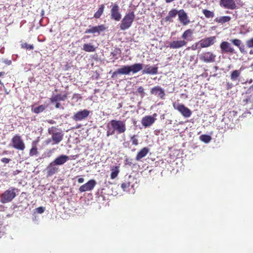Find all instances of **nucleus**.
Returning a JSON list of instances; mask_svg holds the SVG:
<instances>
[{"instance_id": "obj_1", "label": "nucleus", "mask_w": 253, "mask_h": 253, "mask_svg": "<svg viewBox=\"0 0 253 253\" xmlns=\"http://www.w3.org/2000/svg\"><path fill=\"white\" fill-rule=\"evenodd\" d=\"M135 15L133 11L126 13L123 18L120 24V28L121 30H126L129 29L135 20Z\"/></svg>"}, {"instance_id": "obj_2", "label": "nucleus", "mask_w": 253, "mask_h": 253, "mask_svg": "<svg viewBox=\"0 0 253 253\" xmlns=\"http://www.w3.org/2000/svg\"><path fill=\"white\" fill-rule=\"evenodd\" d=\"M17 191V189L15 188H9L1 195L0 202L2 203L11 202L15 197Z\"/></svg>"}, {"instance_id": "obj_3", "label": "nucleus", "mask_w": 253, "mask_h": 253, "mask_svg": "<svg viewBox=\"0 0 253 253\" xmlns=\"http://www.w3.org/2000/svg\"><path fill=\"white\" fill-rule=\"evenodd\" d=\"M110 124L114 130H116L119 134L123 133L126 130V126L125 121L112 120L110 122Z\"/></svg>"}, {"instance_id": "obj_4", "label": "nucleus", "mask_w": 253, "mask_h": 253, "mask_svg": "<svg viewBox=\"0 0 253 253\" xmlns=\"http://www.w3.org/2000/svg\"><path fill=\"white\" fill-rule=\"evenodd\" d=\"M172 106L174 109L178 110L184 117L189 118L191 116V111L183 104L175 102L172 103Z\"/></svg>"}, {"instance_id": "obj_5", "label": "nucleus", "mask_w": 253, "mask_h": 253, "mask_svg": "<svg viewBox=\"0 0 253 253\" xmlns=\"http://www.w3.org/2000/svg\"><path fill=\"white\" fill-rule=\"evenodd\" d=\"M157 113H154L152 116H145L141 120V124L145 127L150 126L156 120Z\"/></svg>"}, {"instance_id": "obj_6", "label": "nucleus", "mask_w": 253, "mask_h": 253, "mask_svg": "<svg viewBox=\"0 0 253 253\" xmlns=\"http://www.w3.org/2000/svg\"><path fill=\"white\" fill-rule=\"evenodd\" d=\"M111 18L116 21H119L122 17L119 5L115 3L113 4L110 10Z\"/></svg>"}, {"instance_id": "obj_7", "label": "nucleus", "mask_w": 253, "mask_h": 253, "mask_svg": "<svg viewBox=\"0 0 253 253\" xmlns=\"http://www.w3.org/2000/svg\"><path fill=\"white\" fill-rule=\"evenodd\" d=\"M13 147L18 150H23L25 148V144L19 135H16L12 139Z\"/></svg>"}, {"instance_id": "obj_8", "label": "nucleus", "mask_w": 253, "mask_h": 253, "mask_svg": "<svg viewBox=\"0 0 253 253\" xmlns=\"http://www.w3.org/2000/svg\"><path fill=\"white\" fill-rule=\"evenodd\" d=\"M215 55L211 52H205L200 56V59L206 63H211L215 61Z\"/></svg>"}, {"instance_id": "obj_9", "label": "nucleus", "mask_w": 253, "mask_h": 253, "mask_svg": "<svg viewBox=\"0 0 253 253\" xmlns=\"http://www.w3.org/2000/svg\"><path fill=\"white\" fill-rule=\"evenodd\" d=\"M216 38L215 36L210 37L202 39L199 43L201 48L209 47L213 45L215 42Z\"/></svg>"}, {"instance_id": "obj_10", "label": "nucleus", "mask_w": 253, "mask_h": 253, "mask_svg": "<svg viewBox=\"0 0 253 253\" xmlns=\"http://www.w3.org/2000/svg\"><path fill=\"white\" fill-rule=\"evenodd\" d=\"M220 47L222 53H229L232 54L236 53L234 48L232 47L230 43L227 42H222L220 44Z\"/></svg>"}, {"instance_id": "obj_11", "label": "nucleus", "mask_w": 253, "mask_h": 253, "mask_svg": "<svg viewBox=\"0 0 253 253\" xmlns=\"http://www.w3.org/2000/svg\"><path fill=\"white\" fill-rule=\"evenodd\" d=\"M187 44V41L185 40L172 41L169 43V46L171 49H178L182 48Z\"/></svg>"}, {"instance_id": "obj_12", "label": "nucleus", "mask_w": 253, "mask_h": 253, "mask_svg": "<svg viewBox=\"0 0 253 253\" xmlns=\"http://www.w3.org/2000/svg\"><path fill=\"white\" fill-rule=\"evenodd\" d=\"M178 16L179 21L183 25H187L190 23L189 17L184 9H182L178 11Z\"/></svg>"}, {"instance_id": "obj_13", "label": "nucleus", "mask_w": 253, "mask_h": 253, "mask_svg": "<svg viewBox=\"0 0 253 253\" xmlns=\"http://www.w3.org/2000/svg\"><path fill=\"white\" fill-rule=\"evenodd\" d=\"M49 133L52 134L51 140L53 141L52 145L58 144L63 139V134L61 131H55L52 133L49 131Z\"/></svg>"}, {"instance_id": "obj_14", "label": "nucleus", "mask_w": 253, "mask_h": 253, "mask_svg": "<svg viewBox=\"0 0 253 253\" xmlns=\"http://www.w3.org/2000/svg\"><path fill=\"white\" fill-rule=\"evenodd\" d=\"M220 5L225 8L234 9L236 8V3L234 0H220Z\"/></svg>"}, {"instance_id": "obj_15", "label": "nucleus", "mask_w": 253, "mask_h": 253, "mask_svg": "<svg viewBox=\"0 0 253 253\" xmlns=\"http://www.w3.org/2000/svg\"><path fill=\"white\" fill-rule=\"evenodd\" d=\"M105 27L104 25H100L97 26L90 27L85 31L86 33H98L100 34L101 32L104 31L105 30Z\"/></svg>"}, {"instance_id": "obj_16", "label": "nucleus", "mask_w": 253, "mask_h": 253, "mask_svg": "<svg viewBox=\"0 0 253 253\" xmlns=\"http://www.w3.org/2000/svg\"><path fill=\"white\" fill-rule=\"evenodd\" d=\"M47 175L50 176L55 174L59 171V168L53 162H52L47 167Z\"/></svg>"}, {"instance_id": "obj_17", "label": "nucleus", "mask_w": 253, "mask_h": 253, "mask_svg": "<svg viewBox=\"0 0 253 253\" xmlns=\"http://www.w3.org/2000/svg\"><path fill=\"white\" fill-rule=\"evenodd\" d=\"M152 94L158 95L161 99H164L165 96L164 90L160 86H156L151 88Z\"/></svg>"}, {"instance_id": "obj_18", "label": "nucleus", "mask_w": 253, "mask_h": 253, "mask_svg": "<svg viewBox=\"0 0 253 253\" xmlns=\"http://www.w3.org/2000/svg\"><path fill=\"white\" fill-rule=\"evenodd\" d=\"M96 184V182L94 180H90L85 184L80 186V191L84 192L91 190Z\"/></svg>"}, {"instance_id": "obj_19", "label": "nucleus", "mask_w": 253, "mask_h": 253, "mask_svg": "<svg viewBox=\"0 0 253 253\" xmlns=\"http://www.w3.org/2000/svg\"><path fill=\"white\" fill-rule=\"evenodd\" d=\"M68 156L61 155L57 157L53 162L57 166L62 165L69 160Z\"/></svg>"}, {"instance_id": "obj_20", "label": "nucleus", "mask_w": 253, "mask_h": 253, "mask_svg": "<svg viewBox=\"0 0 253 253\" xmlns=\"http://www.w3.org/2000/svg\"><path fill=\"white\" fill-rule=\"evenodd\" d=\"M158 68L156 65H154L153 66H149L147 65L145 67V69L142 71V73L143 74H151L154 75L157 74L158 73Z\"/></svg>"}, {"instance_id": "obj_21", "label": "nucleus", "mask_w": 253, "mask_h": 253, "mask_svg": "<svg viewBox=\"0 0 253 253\" xmlns=\"http://www.w3.org/2000/svg\"><path fill=\"white\" fill-rule=\"evenodd\" d=\"M193 30L190 29L185 30L181 36L183 40L191 41L193 40Z\"/></svg>"}, {"instance_id": "obj_22", "label": "nucleus", "mask_w": 253, "mask_h": 253, "mask_svg": "<svg viewBox=\"0 0 253 253\" xmlns=\"http://www.w3.org/2000/svg\"><path fill=\"white\" fill-rule=\"evenodd\" d=\"M178 14V11L176 9H172L169 12L168 15L165 18L166 22H173V18Z\"/></svg>"}, {"instance_id": "obj_23", "label": "nucleus", "mask_w": 253, "mask_h": 253, "mask_svg": "<svg viewBox=\"0 0 253 253\" xmlns=\"http://www.w3.org/2000/svg\"><path fill=\"white\" fill-rule=\"evenodd\" d=\"M149 149L147 147L142 148L137 154L135 160L139 161L141 159L145 157L149 153Z\"/></svg>"}, {"instance_id": "obj_24", "label": "nucleus", "mask_w": 253, "mask_h": 253, "mask_svg": "<svg viewBox=\"0 0 253 253\" xmlns=\"http://www.w3.org/2000/svg\"><path fill=\"white\" fill-rule=\"evenodd\" d=\"M230 42L239 48L241 53L245 52L244 45L240 40L237 39H232L230 40Z\"/></svg>"}, {"instance_id": "obj_25", "label": "nucleus", "mask_w": 253, "mask_h": 253, "mask_svg": "<svg viewBox=\"0 0 253 253\" xmlns=\"http://www.w3.org/2000/svg\"><path fill=\"white\" fill-rule=\"evenodd\" d=\"M66 98L67 95L66 94L53 95L50 98V101L51 103H54V102H59L61 101H64Z\"/></svg>"}, {"instance_id": "obj_26", "label": "nucleus", "mask_w": 253, "mask_h": 253, "mask_svg": "<svg viewBox=\"0 0 253 253\" xmlns=\"http://www.w3.org/2000/svg\"><path fill=\"white\" fill-rule=\"evenodd\" d=\"M243 69L242 67L239 70H235L232 71L230 75V79L232 81H236L238 78L240 77L241 71Z\"/></svg>"}, {"instance_id": "obj_27", "label": "nucleus", "mask_w": 253, "mask_h": 253, "mask_svg": "<svg viewBox=\"0 0 253 253\" xmlns=\"http://www.w3.org/2000/svg\"><path fill=\"white\" fill-rule=\"evenodd\" d=\"M129 67L130 72H132L133 73H136L142 69L143 66L141 63H136L129 66Z\"/></svg>"}, {"instance_id": "obj_28", "label": "nucleus", "mask_w": 253, "mask_h": 253, "mask_svg": "<svg viewBox=\"0 0 253 253\" xmlns=\"http://www.w3.org/2000/svg\"><path fill=\"white\" fill-rule=\"evenodd\" d=\"M119 74L128 75L130 72L129 66H124L123 67L118 69Z\"/></svg>"}, {"instance_id": "obj_29", "label": "nucleus", "mask_w": 253, "mask_h": 253, "mask_svg": "<svg viewBox=\"0 0 253 253\" xmlns=\"http://www.w3.org/2000/svg\"><path fill=\"white\" fill-rule=\"evenodd\" d=\"M231 20L230 17L228 16H224L220 17H216L214 19V21L218 23H225L229 22Z\"/></svg>"}, {"instance_id": "obj_30", "label": "nucleus", "mask_w": 253, "mask_h": 253, "mask_svg": "<svg viewBox=\"0 0 253 253\" xmlns=\"http://www.w3.org/2000/svg\"><path fill=\"white\" fill-rule=\"evenodd\" d=\"M111 178L114 179L116 178L120 172L119 167L116 166L113 167L111 169Z\"/></svg>"}, {"instance_id": "obj_31", "label": "nucleus", "mask_w": 253, "mask_h": 253, "mask_svg": "<svg viewBox=\"0 0 253 253\" xmlns=\"http://www.w3.org/2000/svg\"><path fill=\"white\" fill-rule=\"evenodd\" d=\"M104 9V5L101 4L100 5L98 10L94 13V17L95 18H99L103 14Z\"/></svg>"}, {"instance_id": "obj_32", "label": "nucleus", "mask_w": 253, "mask_h": 253, "mask_svg": "<svg viewBox=\"0 0 253 253\" xmlns=\"http://www.w3.org/2000/svg\"><path fill=\"white\" fill-rule=\"evenodd\" d=\"M83 49L87 52H93L95 50V47L90 44H84L83 46Z\"/></svg>"}, {"instance_id": "obj_33", "label": "nucleus", "mask_w": 253, "mask_h": 253, "mask_svg": "<svg viewBox=\"0 0 253 253\" xmlns=\"http://www.w3.org/2000/svg\"><path fill=\"white\" fill-rule=\"evenodd\" d=\"M201 141L205 143H209L211 139V136L207 134H202L200 136Z\"/></svg>"}, {"instance_id": "obj_34", "label": "nucleus", "mask_w": 253, "mask_h": 253, "mask_svg": "<svg viewBox=\"0 0 253 253\" xmlns=\"http://www.w3.org/2000/svg\"><path fill=\"white\" fill-rule=\"evenodd\" d=\"M45 108L44 105H41L38 107L32 109L33 111L36 114H39L43 112Z\"/></svg>"}, {"instance_id": "obj_35", "label": "nucleus", "mask_w": 253, "mask_h": 253, "mask_svg": "<svg viewBox=\"0 0 253 253\" xmlns=\"http://www.w3.org/2000/svg\"><path fill=\"white\" fill-rule=\"evenodd\" d=\"M203 14L207 18H212L214 16V13L207 9H203L202 10Z\"/></svg>"}, {"instance_id": "obj_36", "label": "nucleus", "mask_w": 253, "mask_h": 253, "mask_svg": "<svg viewBox=\"0 0 253 253\" xmlns=\"http://www.w3.org/2000/svg\"><path fill=\"white\" fill-rule=\"evenodd\" d=\"M89 114V111L87 110H84L80 111V120L87 117Z\"/></svg>"}, {"instance_id": "obj_37", "label": "nucleus", "mask_w": 253, "mask_h": 253, "mask_svg": "<svg viewBox=\"0 0 253 253\" xmlns=\"http://www.w3.org/2000/svg\"><path fill=\"white\" fill-rule=\"evenodd\" d=\"M130 186V182L128 181H126L121 184V188L124 191H126Z\"/></svg>"}, {"instance_id": "obj_38", "label": "nucleus", "mask_w": 253, "mask_h": 253, "mask_svg": "<svg viewBox=\"0 0 253 253\" xmlns=\"http://www.w3.org/2000/svg\"><path fill=\"white\" fill-rule=\"evenodd\" d=\"M130 141L133 145L137 146L138 145V140L137 138V136L133 135L130 137Z\"/></svg>"}, {"instance_id": "obj_39", "label": "nucleus", "mask_w": 253, "mask_h": 253, "mask_svg": "<svg viewBox=\"0 0 253 253\" xmlns=\"http://www.w3.org/2000/svg\"><path fill=\"white\" fill-rule=\"evenodd\" d=\"M38 153L37 148L36 146H33L32 148L31 149L29 153V155L30 156H33L34 155H37Z\"/></svg>"}, {"instance_id": "obj_40", "label": "nucleus", "mask_w": 253, "mask_h": 253, "mask_svg": "<svg viewBox=\"0 0 253 253\" xmlns=\"http://www.w3.org/2000/svg\"><path fill=\"white\" fill-rule=\"evenodd\" d=\"M21 47L23 48H26L27 49H33L34 48V46L33 44H29L27 43H23L21 44Z\"/></svg>"}, {"instance_id": "obj_41", "label": "nucleus", "mask_w": 253, "mask_h": 253, "mask_svg": "<svg viewBox=\"0 0 253 253\" xmlns=\"http://www.w3.org/2000/svg\"><path fill=\"white\" fill-rule=\"evenodd\" d=\"M253 99V97L251 95L250 96H248L246 97V98L243 100V102L245 104H248V103L251 102L252 100Z\"/></svg>"}, {"instance_id": "obj_42", "label": "nucleus", "mask_w": 253, "mask_h": 253, "mask_svg": "<svg viewBox=\"0 0 253 253\" xmlns=\"http://www.w3.org/2000/svg\"><path fill=\"white\" fill-rule=\"evenodd\" d=\"M246 45L248 48H253V38L247 40Z\"/></svg>"}, {"instance_id": "obj_43", "label": "nucleus", "mask_w": 253, "mask_h": 253, "mask_svg": "<svg viewBox=\"0 0 253 253\" xmlns=\"http://www.w3.org/2000/svg\"><path fill=\"white\" fill-rule=\"evenodd\" d=\"M137 92L141 95L142 97L144 96L145 92L143 87L139 86L137 89Z\"/></svg>"}, {"instance_id": "obj_44", "label": "nucleus", "mask_w": 253, "mask_h": 253, "mask_svg": "<svg viewBox=\"0 0 253 253\" xmlns=\"http://www.w3.org/2000/svg\"><path fill=\"white\" fill-rule=\"evenodd\" d=\"M44 208L42 207H39L36 209L37 212L39 213H42L44 211Z\"/></svg>"}, {"instance_id": "obj_45", "label": "nucleus", "mask_w": 253, "mask_h": 253, "mask_svg": "<svg viewBox=\"0 0 253 253\" xmlns=\"http://www.w3.org/2000/svg\"><path fill=\"white\" fill-rule=\"evenodd\" d=\"M226 89L227 90H229L233 87V84L231 83L227 82L226 84Z\"/></svg>"}, {"instance_id": "obj_46", "label": "nucleus", "mask_w": 253, "mask_h": 253, "mask_svg": "<svg viewBox=\"0 0 253 253\" xmlns=\"http://www.w3.org/2000/svg\"><path fill=\"white\" fill-rule=\"evenodd\" d=\"M1 162H3V163H5V164H7L10 161V159H8V158H2L1 160Z\"/></svg>"}, {"instance_id": "obj_47", "label": "nucleus", "mask_w": 253, "mask_h": 253, "mask_svg": "<svg viewBox=\"0 0 253 253\" xmlns=\"http://www.w3.org/2000/svg\"><path fill=\"white\" fill-rule=\"evenodd\" d=\"M74 118L76 120H79V112H78L75 114Z\"/></svg>"}, {"instance_id": "obj_48", "label": "nucleus", "mask_w": 253, "mask_h": 253, "mask_svg": "<svg viewBox=\"0 0 253 253\" xmlns=\"http://www.w3.org/2000/svg\"><path fill=\"white\" fill-rule=\"evenodd\" d=\"M118 74H119V73L118 72V70L115 71L112 76V78L115 77Z\"/></svg>"}, {"instance_id": "obj_49", "label": "nucleus", "mask_w": 253, "mask_h": 253, "mask_svg": "<svg viewBox=\"0 0 253 253\" xmlns=\"http://www.w3.org/2000/svg\"><path fill=\"white\" fill-rule=\"evenodd\" d=\"M56 103V104H55V107L56 108H59L60 107V104L58 102H55Z\"/></svg>"}, {"instance_id": "obj_50", "label": "nucleus", "mask_w": 253, "mask_h": 253, "mask_svg": "<svg viewBox=\"0 0 253 253\" xmlns=\"http://www.w3.org/2000/svg\"><path fill=\"white\" fill-rule=\"evenodd\" d=\"M4 75H5V72H1L0 73V77H2V76H4Z\"/></svg>"}, {"instance_id": "obj_51", "label": "nucleus", "mask_w": 253, "mask_h": 253, "mask_svg": "<svg viewBox=\"0 0 253 253\" xmlns=\"http://www.w3.org/2000/svg\"><path fill=\"white\" fill-rule=\"evenodd\" d=\"M167 3H170L174 1V0H165Z\"/></svg>"}, {"instance_id": "obj_52", "label": "nucleus", "mask_w": 253, "mask_h": 253, "mask_svg": "<svg viewBox=\"0 0 253 253\" xmlns=\"http://www.w3.org/2000/svg\"><path fill=\"white\" fill-rule=\"evenodd\" d=\"M5 63H6V64H9H9H11V61H10V60H8V61H5Z\"/></svg>"}, {"instance_id": "obj_53", "label": "nucleus", "mask_w": 253, "mask_h": 253, "mask_svg": "<svg viewBox=\"0 0 253 253\" xmlns=\"http://www.w3.org/2000/svg\"><path fill=\"white\" fill-rule=\"evenodd\" d=\"M122 103H119V107H118V109L122 108Z\"/></svg>"}, {"instance_id": "obj_54", "label": "nucleus", "mask_w": 253, "mask_h": 253, "mask_svg": "<svg viewBox=\"0 0 253 253\" xmlns=\"http://www.w3.org/2000/svg\"><path fill=\"white\" fill-rule=\"evenodd\" d=\"M83 181H84L83 178H80V183L83 182Z\"/></svg>"}, {"instance_id": "obj_55", "label": "nucleus", "mask_w": 253, "mask_h": 253, "mask_svg": "<svg viewBox=\"0 0 253 253\" xmlns=\"http://www.w3.org/2000/svg\"><path fill=\"white\" fill-rule=\"evenodd\" d=\"M112 134H113V133H109V131H107V135L109 136L110 135H112Z\"/></svg>"}, {"instance_id": "obj_56", "label": "nucleus", "mask_w": 253, "mask_h": 253, "mask_svg": "<svg viewBox=\"0 0 253 253\" xmlns=\"http://www.w3.org/2000/svg\"><path fill=\"white\" fill-rule=\"evenodd\" d=\"M249 53H250V54H253V50H251V51H250Z\"/></svg>"}, {"instance_id": "obj_57", "label": "nucleus", "mask_w": 253, "mask_h": 253, "mask_svg": "<svg viewBox=\"0 0 253 253\" xmlns=\"http://www.w3.org/2000/svg\"><path fill=\"white\" fill-rule=\"evenodd\" d=\"M51 142V140L49 139L47 141V143H49Z\"/></svg>"}, {"instance_id": "obj_58", "label": "nucleus", "mask_w": 253, "mask_h": 253, "mask_svg": "<svg viewBox=\"0 0 253 253\" xmlns=\"http://www.w3.org/2000/svg\"><path fill=\"white\" fill-rule=\"evenodd\" d=\"M253 82V80L252 79L250 80V82H249V83L251 84Z\"/></svg>"}, {"instance_id": "obj_59", "label": "nucleus", "mask_w": 253, "mask_h": 253, "mask_svg": "<svg viewBox=\"0 0 253 253\" xmlns=\"http://www.w3.org/2000/svg\"><path fill=\"white\" fill-rule=\"evenodd\" d=\"M0 84H3L1 83V81L0 80Z\"/></svg>"}, {"instance_id": "obj_60", "label": "nucleus", "mask_w": 253, "mask_h": 253, "mask_svg": "<svg viewBox=\"0 0 253 253\" xmlns=\"http://www.w3.org/2000/svg\"><path fill=\"white\" fill-rule=\"evenodd\" d=\"M112 54L113 55V56H115V54L113 53H112Z\"/></svg>"}, {"instance_id": "obj_61", "label": "nucleus", "mask_w": 253, "mask_h": 253, "mask_svg": "<svg viewBox=\"0 0 253 253\" xmlns=\"http://www.w3.org/2000/svg\"><path fill=\"white\" fill-rule=\"evenodd\" d=\"M192 49H193V50H195V48H194V47H192Z\"/></svg>"}]
</instances>
